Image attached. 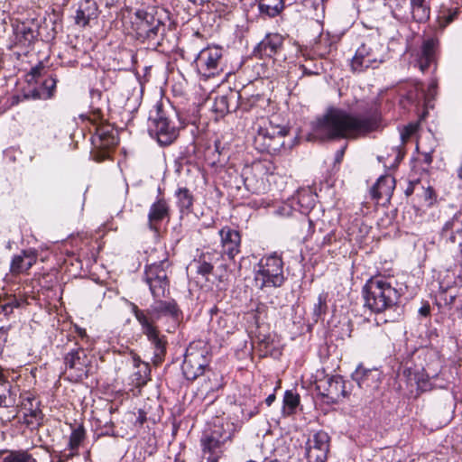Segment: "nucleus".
Listing matches in <instances>:
<instances>
[{"mask_svg": "<svg viewBox=\"0 0 462 462\" xmlns=\"http://www.w3.org/2000/svg\"><path fill=\"white\" fill-rule=\"evenodd\" d=\"M36 262L37 254L34 250H23L12 258L10 272L13 275L26 273Z\"/></svg>", "mask_w": 462, "mask_h": 462, "instance_id": "17", "label": "nucleus"}, {"mask_svg": "<svg viewBox=\"0 0 462 462\" xmlns=\"http://www.w3.org/2000/svg\"><path fill=\"white\" fill-rule=\"evenodd\" d=\"M327 299L324 294H319L318 297V302L314 304L313 307V320L318 322V320L324 315L327 311Z\"/></svg>", "mask_w": 462, "mask_h": 462, "instance_id": "38", "label": "nucleus"}, {"mask_svg": "<svg viewBox=\"0 0 462 462\" xmlns=\"http://www.w3.org/2000/svg\"><path fill=\"white\" fill-rule=\"evenodd\" d=\"M152 19L155 18L152 14H145L143 18L137 23V33L140 37L145 39L152 26Z\"/></svg>", "mask_w": 462, "mask_h": 462, "instance_id": "39", "label": "nucleus"}, {"mask_svg": "<svg viewBox=\"0 0 462 462\" xmlns=\"http://www.w3.org/2000/svg\"><path fill=\"white\" fill-rule=\"evenodd\" d=\"M134 363H135L136 366H140L141 365V361L140 360L134 359ZM141 372H143L144 378H145L147 376V374L150 373V369H149L148 364L142 363V369L139 371V373H141Z\"/></svg>", "mask_w": 462, "mask_h": 462, "instance_id": "48", "label": "nucleus"}, {"mask_svg": "<svg viewBox=\"0 0 462 462\" xmlns=\"http://www.w3.org/2000/svg\"><path fill=\"white\" fill-rule=\"evenodd\" d=\"M285 0H259V12L268 17L278 15L284 7Z\"/></svg>", "mask_w": 462, "mask_h": 462, "instance_id": "26", "label": "nucleus"}, {"mask_svg": "<svg viewBox=\"0 0 462 462\" xmlns=\"http://www.w3.org/2000/svg\"><path fill=\"white\" fill-rule=\"evenodd\" d=\"M239 98L241 99L240 106L241 108L247 110L249 106L244 102V99L241 95H239Z\"/></svg>", "mask_w": 462, "mask_h": 462, "instance_id": "54", "label": "nucleus"}, {"mask_svg": "<svg viewBox=\"0 0 462 462\" xmlns=\"http://www.w3.org/2000/svg\"><path fill=\"white\" fill-rule=\"evenodd\" d=\"M208 347L203 341L192 342L187 347L181 365L183 375L193 381L202 375L209 365Z\"/></svg>", "mask_w": 462, "mask_h": 462, "instance_id": "6", "label": "nucleus"}, {"mask_svg": "<svg viewBox=\"0 0 462 462\" xmlns=\"http://www.w3.org/2000/svg\"><path fill=\"white\" fill-rule=\"evenodd\" d=\"M168 266L167 261H162L147 265L145 268L144 281L154 299H161L169 291L170 282L166 270Z\"/></svg>", "mask_w": 462, "mask_h": 462, "instance_id": "9", "label": "nucleus"}, {"mask_svg": "<svg viewBox=\"0 0 462 462\" xmlns=\"http://www.w3.org/2000/svg\"><path fill=\"white\" fill-rule=\"evenodd\" d=\"M411 14L414 21L425 23L430 18V9L426 0H411Z\"/></svg>", "mask_w": 462, "mask_h": 462, "instance_id": "27", "label": "nucleus"}, {"mask_svg": "<svg viewBox=\"0 0 462 462\" xmlns=\"http://www.w3.org/2000/svg\"><path fill=\"white\" fill-rule=\"evenodd\" d=\"M379 373L377 369H367L362 365H359L355 372L352 374V378L357 383L360 387L363 385H368L367 381L372 378H377Z\"/></svg>", "mask_w": 462, "mask_h": 462, "instance_id": "28", "label": "nucleus"}, {"mask_svg": "<svg viewBox=\"0 0 462 462\" xmlns=\"http://www.w3.org/2000/svg\"><path fill=\"white\" fill-rule=\"evenodd\" d=\"M2 462H37L36 458L24 449L4 451Z\"/></svg>", "mask_w": 462, "mask_h": 462, "instance_id": "29", "label": "nucleus"}, {"mask_svg": "<svg viewBox=\"0 0 462 462\" xmlns=\"http://www.w3.org/2000/svg\"><path fill=\"white\" fill-rule=\"evenodd\" d=\"M42 69L43 67L42 65L33 67L28 74V81L31 82L32 80H36V79L41 76Z\"/></svg>", "mask_w": 462, "mask_h": 462, "instance_id": "45", "label": "nucleus"}, {"mask_svg": "<svg viewBox=\"0 0 462 462\" xmlns=\"http://www.w3.org/2000/svg\"><path fill=\"white\" fill-rule=\"evenodd\" d=\"M163 30V24L158 19H152V26L145 39L153 40L160 31Z\"/></svg>", "mask_w": 462, "mask_h": 462, "instance_id": "41", "label": "nucleus"}, {"mask_svg": "<svg viewBox=\"0 0 462 462\" xmlns=\"http://www.w3.org/2000/svg\"><path fill=\"white\" fill-rule=\"evenodd\" d=\"M432 192H433L432 189L429 188V189L425 191V193H426V197H427V198H430V197H431Z\"/></svg>", "mask_w": 462, "mask_h": 462, "instance_id": "59", "label": "nucleus"}, {"mask_svg": "<svg viewBox=\"0 0 462 462\" xmlns=\"http://www.w3.org/2000/svg\"><path fill=\"white\" fill-rule=\"evenodd\" d=\"M275 394L274 393H272L270 394L266 399H265V403L268 405V406H271L273 404V402L275 401Z\"/></svg>", "mask_w": 462, "mask_h": 462, "instance_id": "51", "label": "nucleus"}, {"mask_svg": "<svg viewBox=\"0 0 462 462\" xmlns=\"http://www.w3.org/2000/svg\"><path fill=\"white\" fill-rule=\"evenodd\" d=\"M155 301L146 310H142L145 318L151 321V324L155 325V321L158 320L162 316H170L174 319H178L180 314V309L177 306L175 300H161L154 299Z\"/></svg>", "mask_w": 462, "mask_h": 462, "instance_id": "14", "label": "nucleus"}, {"mask_svg": "<svg viewBox=\"0 0 462 462\" xmlns=\"http://www.w3.org/2000/svg\"><path fill=\"white\" fill-rule=\"evenodd\" d=\"M330 437L324 430L310 435L305 443V456L308 462H326L329 451Z\"/></svg>", "mask_w": 462, "mask_h": 462, "instance_id": "12", "label": "nucleus"}, {"mask_svg": "<svg viewBox=\"0 0 462 462\" xmlns=\"http://www.w3.org/2000/svg\"><path fill=\"white\" fill-rule=\"evenodd\" d=\"M222 50L218 47H208L199 51L195 64L198 72L204 78H211L218 75L222 69Z\"/></svg>", "mask_w": 462, "mask_h": 462, "instance_id": "10", "label": "nucleus"}, {"mask_svg": "<svg viewBox=\"0 0 462 462\" xmlns=\"http://www.w3.org/2000/svg\"><path fill=\"white\" fill-rule=\"evenodd\" d=\"M284 411L288 414L293 413L300 403V396L291 391H286L283 398Z\"/></svg>", "mask_w": 462, "mask_h": 462, "instance_id": "36", "label": "nucleus"}, {"mask_svg": "<svg viewBox=\"0 0 462 462\" xmlns=\"http://www.w3.org/2000/svg\"><path fill=\"white\" fill-rule=\"evenodd\" d=\"M195 266L199 274L208 277L214 268L209 254H202L197 261H195Z\"/></svg>", "mask_w": 462, "mask_h": 462, "instance_id": "35", "label": "nucleus"}, {"mask_svg": "<svg viewBox=\"0 0 462 462\" xmlns=\"http://www.w3.org/2000/svg\"><path fill=\"white\" fill-rule=\"evenodd\" d=\"M246 462H257V461L250 459V460H248ZM263 462H279V461L277 459H267V458H265V459H263Z\"/></svg>", "mask_w": 462, "mask_h": 462, "instance_id": "55", "label": "nucleus"}, {"mask_svg": "<svg viewBox=\"0 0 462 462\" xmlns=\"http://www.w3.org/2000/svg\"><path fill=\"white\" fill-rule=\"evenodd\" d=\"M440 240L446 245H457V261L462 266V212H457L448 219L439 233Z\"/></svg>", "mask_w": 462, "mask_h": 462, "instance_id": "13", "label": "nucleus"}, {"mask_svg": "<svg viewBox=\"0 0 462 462\" xmlns=\"http://www.w3.org/2000/svg\"><path fill=\"white\" fill-rule=\"evenodd\" d=\"M435 88H436V83H435V82H431V83L429 85V91H430V92H431V91H433Z\"/></svg>", "mask_w": 462, "mask_h": 462, "instance_id": "58", "label": "nucleus"}, {"mask_svg": "<svg viewBox=\"0 0 462 462\" xmlns=\"http://www.w3.org/2000/svg\"><path fill=\"white\" fill-rule=\"evenodd\" d=\"M457 173H458V177L462 180V164H461V166L458 168Z\"/></svg>", "mask_w": 462, "mask_h": 462, "instance_id": "60", "label": "nucleus"}, {"mask_svg": "<svg viewBox=\"0 0 462 462\" xmlns=\"http://www.w3.org/2000/svg\"><path fill=\"white\" fill-rule=\"evenodd\" d=\"M328 387L324 396L331 400L332 402H337L340 398L346 396V391L345 386V381L340 376H333L328 378L326 381Z\"/></svg>", "mask_w": 462, "mask_h": 462, "instance_id": "24", "label": "nucleus"}, {"mask_svg": "<svg viewBox=\"0 0 462 462\" xmlns=\"http://www.w3.org/2000/svg\"><path fill=\"white\" fill-rule=\"evenodd\" d=\"M18 32L23 35L25 41L31 42L34 38V32L24 24L18 28Z\"/></svg>", "mask_w": 462, "mask_h": 462, "instance_id": "43", "label": "nucleus"}, {"mask_svg": "<svg viewBox=\"0 0 462 462\" xmlns=\"http://www.w3.org/2000/svg\"><path fill=\"white\" fill-rule=\"evenodd\" d=\"M170 217V208L164 199H159L153 202L148 212V226L151 230L157 232L159 224L165 218Z\"/></svg>", "mask_w": 462, "mask_h": 462, "instance_id": "18", "label": "nucleus"}, {"mask_svg": "<svg viewBox=\"0 0 462 462\" xmlns=\"http://www.w3.org/2000/svg\"><path fill=\"white\" fill-rule=\"evenodd\" d=\"M365 307L374 313L395 306L400 299L398 290L383 276L371 278L363 288Z\"/></svg>", "mask_w": 462, "mask_h": 462, "instance_id": "2", "label": "nucleus"}, {"mask_svg": "<svg viewBox=\"0 0 462 462\" xmlns=\"http://www.w3.org/2000/svg\"><path fill=\"white\" fill-rule=\"evenodd\" d=\"M213 110L220 116H223L224 115L227 114L230 111L228 97L226 96H220L216 97L213 105Z\"/></svg>", "mask_w": 462, "mask_h": 462, "instance_id": "37", "label": "nucleus"}, {"mask_svg": "<svg viewBox=\"0 0 462 462\" xmlns=\"http://www.w3.org/2000/svg\"><path fill=\"white\" fill-rule=\"evenodd\" d=\"M138 420L140 421L141 424L143 423V421L145 420V416L143 412H140V416L138 418Z\"/></svg>", "mask_w": 462, "mask_h": 462, "instance_id": "57", "label": "nucleus"}, {"mask_svg": "<svg viewBox=\"0 0 462 462\" xmlns=\"http://www.w3.org/2000/svg\"><path fill=\"white\" fill-rule=\"evenodd\" d=\"M296 1H297V0H291V3H294V2H296Z\"/></svg>", "mask_w": 462, "mask_h": 462, "instance_id": "63", "label": "nucleus"}, {"mask_svg": "<svg viewBox=\"0 0 462 462\" xmlns=\"http://www.w3.org/2000/svg\"><path fill=\"white\" fill-rule=\"evenodd\" d=\"M345 149L346 147L338 150L337 152H336V157H335V161L336 162H340L343 159V156H344V153H345Z\"/></svg>", "mask_w": 462, "mask_h": 462, "instance_id": "50", "label": "nucleus"}, {"mask_svg": "<svg viewBox=\"0 0 462 462\" xmlns=\"http://www.w3.org/2000/svg\"><path fill=\"white\" fill-rule=\"evenodd\" d=\"M421 311H422L424 314H426V313L428 312V310H423V309H421Z\"/></svg>", "mask_w": 462, "mask_h": 462, "instance_id": "62", "label": "nucleus"}, {"mask_svg": "<svg viewBox=\"0 0 462 462\" xmlns=\"http://www.w3.org/2000/svg\"><path fill=\"white\" fill-rule=\"evenodd\" d=\"M254 146L260 152L274 154L285 147V138L289 130L285 126L274 125L266 117L258 118L254 125Z\"/></svg>", "mask_w": 462, "mask_h": 462, "instance_id": "3", "label": "nucleus"}, {"mask_svg": "<svg viewBox=\"0 0 462 462\" xmlns=\"http://www.w3.org/2000/svg\"><path fill=\"white\" fill-rule=\"evenodd\" d=\"M395 185V180L389 176L380 177L371 189L372 197L379 201L387 202L390 200Z\"/></svg>", "mask_w": 462, "mask_h": 462, "instance_id": "20", "label": "nucleus"}, {"mask_svg": "<svg viewBox=\"0 0 462 462\" xmlns=\"http://www.w3.org/2000/svg\"><path fill=\"white\" fill-rule=\"evenodd\" d=\"M283 262L276 253L263 256L254 275L260 289L281 287L284 282Z\"/></svg>", "mask_w": 462, "mask_h": 462, "instance_id": "5", "label": "nucleus"}, {"mask_svg": "<svg viewBox=\"0 0 462 462\" xmlns=\"http://www.w3.org/2000/svg\"><path fill=\"white\" fill-rule=\"evenodd\" d=\"M188 1L193 5H201L205 3H207L208 0H188Z\"/></svg>", "mask_w": 462, "mask_h": 462, "instance_id": "53", "label": "nucleus"}, {"mask_svg": "<svg viewBox=\"0 0 462 462\" xmlns=\"http://www.w3.org/2000/svg\"><path fill=\"white\" fill-rule=\"evenodd\" d=\"M283 38L279 33H268L266 36L258 43L255 48V53L261 58L263 57H273L282 48Z\"/></svg>", "mask_w": 462, "mask_h": 462, "instance_id": "19", "label": "nucleus"}, {"mask_svg": "<svg viewBox=\"0 0 462 462\" xmlns=\"http://www.w3.org/2000/svg\"><path fill=\"white\" fill-rule=\"evenodd\" d=\"M97 5L94 0H81L76 11V23L80 26L88 25L91 19L97 17Z\"/></svg>", "mask_w": 462, "mask_h": 462, "instance_id": "21", "label": "nucleus"}, {"mask_svg": "<svg viewBox=\"0 0 462 462\" xmlns=\"http://www.w3.org/2000/svg\"><path fill=\"white\" fill-rule=\"evenodd\" d=\"M67 460H68V457H66V456L52 454V455H51L50 462H66Z\"/></svg>", "mask_w": 462, "mask_h": 462, "instance_id": "49", "label": "nucleus"}, {"mask_svg": "<svg viewBox=\"0 0 462 462\" xmlns=\"http://www.w3.org/2000/svg\"><path fill=\"white\" fill-rule=\"evenodd\" d=\"M415 89H416V91L418 93H417L416 97H414V99L419 101V100L426 97V94H425L424 89L422 88V84H420V83L416 84L415 85ZM410 98L413 99L411 92L410 93Z\"/></svg>", "mask_w": 462, "mask_h": 462, "instance_id": "46", "label": "nucleus"}, {"mask_svg": "<svg viewBox=\"0 0 462 462\" xmlns=\"http://www.w3.org/2000/svg\"><path fill=\"white\" fill-rule=\"evenodd\" d=\"M420 185V183L419 180L409 181L404 190L405 195L407 197L411 196L415 191L416 188L419 187Z\"/></svg>", "mask_w": 462, "mask_h": 462, "instance_id": "47", "label": "nucleus"}, {"mask_svg": "<svg viewBox=\"0 0 462 462\" xmlns=\"http://www.w3.org/2000/svg\"><path fill=\"white\" fill-rule=\"evenodd\" d=\"M8 383L4 369L0 366V383Z\"/></svg>", "mask_w": 462, "mask_h": 462, "instance_id": "52", "label": "nucleus"}, {"mask_svg": "<svg viewBox=\"0 0 462 462\" xmlns=\"http://www.w3.org/2000/svg\"><path fill=\"white\" fill-rule=\"evenodd\" d=\"M419 125L417 123H411L404 126L401 132V139L403 143H406L411 137L417 132Z\"/></svg>", "mask_w": 462, "mask_h": 462, "instance_id": "40", "label": "nucleus"}, {"mask_svg": "<svg viewBox=\"0 0 462 462\" xmlns=\"http://www.w3.org/2000/svg\"><path fill=\"white\" fill-rule=\"evenodd\" d=\"M212 390H214L213 387H208V389H206V391H208V392L212 391Z\"/></svg>", "mask_w": 462, "mask_h": 462, "instance_id": "61", "label": "nucleus"}, {"mask_svg": "<svg viewBox=\"0 0 462 462\" xmlns=\"http://www.w3.org/2000/svg\"><path fill=\"white\" fill-rule=\"evenodd\" d=\"M92 143L97 148L107 150L117 144V138L109 125L97 126Z\"/></svg>", "mask_w": 462, "mask_h": 462, "instance_id": "23", "label": "nucleus"}, {"mask_svg": "<svg viewBox=\"0 0 462 462\" xmlns=\"http://www.w3.org/2000/svg\"><path fill=\"white\" fill-rule=\"evenodd\" d=\"M457 14V11H450L448 14H443L442 16H439L438 22L439 28L444 29L447 25H448L451 22L454 21Z\"/></svg>", "mask_w": 462, "mask_h": 462, "instance_id": "42", "label": "nucleus"}, {"mask_svg": "<svg viewBox=\"0 0 462 462\" xmlns=\"http://www.w3.org/2000/svg\"><path fill=\"white\" fill-rule=\"evenodd\" d=\"M22 300L17 299L14 295H7L5 298H0V314L5 317L10 316L14 310L21 306Z\"/></svg>", "mask_w": 462, "mask_h": 462, "instance_id": "31", "label": "nucleus"}, {"mask_svg": "<svg viewBox=\"0 0 462 462\" xmlns=\"http://www.w3.org/2000/svg\"><path fill=\"white\" fill-rule=\"evenodd\" d=\"M132 311L140 323L143 333L147 337L148 340L153 346V364L160 365L166 354V344L167 341L164 336H161L157 327L154 324H151L150 319L145 318L144 314L141 310L134 304L131 303Z\"/></svg>", "mask_w": 462, "mask_h": 462, "instance_id": "7", "label": "nucleus"}, {"mask_svg": "<svg viewBox=\"0 0 462 462\" xmlns=\"http://www.w3.org/2000/svg\"><path fill=\"white\" fill-rule=\"evenodd\" d=\"M90 359L87 351L82 347L69 350L64 356L65 372L70 381L79 382L88 375Z\"/></svg>", "mask_w": 462, "mask_h": 462, "instance_id": "11", "label": "nucleus"}, {"mask_svg": "<svg viewBox=\"0 0 462 462\" xmlns=\"http://www.w3.org/2000/svg\"><path fill=\"white\" fill-rule=\"evenodd\" d=\"M178 205L181 212L189 211L193 205V196L187 188H180L176 191Z\"/></svg>", "mask_w": 462, "mask_h": 462, "instance_id": "32", "label": "nucleus"}, {"mask_svg": "<svg viewBox=\"0 0 462 462\" xmlns=\"http://www.w3.org/2000/svg\"><path fill=\"white\" fill-rule=\"evenodd\" d=\"M43 420L42 412L40 409H30L28 412L23 415V423L26 424L31 430L37 429Z\"/></svg>", "mask_w": 462, "mask_h": 462, "instance_id": "33", "label": "nucleus"}, {"mask_svg": "<svg viewBox=\"0 0 462 462\" xmlns=\"http://www.w3.org/2000/svg\"><path fill=\"white\" fill-rule=\"evenodd\" d=\"M223 442L215 433L206 435L201 439L202 454L200 462H217L222 454Z\"/></svg>", "mask_w": 462, "mask_h": 462, "instance_id": "16", "label": "nucleus"}, {"mask_svg": "<svg viewBox=\"0 0 462 462\" xmlns=\"http://www.w3.org/2000/svg\"><path fill=\"white\" fill-rule=\"evenodd\" d=\"M376 113L352 114L341 108H329L316 125V134L328 139H356L379 126Z\"/></svg>", "mask_w": 462, "mask_h": 462, "instance_id": "1", "label": "nucleus"}, {"mask_svg": "<svg viewBox=\"0 0 462 462\" xmlns=\"http://www.w3.org/2000/svg\"><path fill=\"white\" fill-rule=\"evenodd\" d=\"M221 237L222 252L229 259H234L240 252L241 236L240 233L229 226H224L219 231Z\"/></svg>", "mask_w": 462, "mask_h": 462, "instance_id": "15", "label": "nucleus"}, {"mask_svg": "<svg viewBox=\"0 0 462 462\" xmlns=\"http://www.w3.org/2000/svg\"><path fill=\"white\" fill-rule=\"evenodd\" d=\"M10 326L8 327H0V352L3 350L5 346L8 338V331L10 329Z\"/></svg>", "mask_w": 462, "mask_h": 462, "instance_id": "44", "label": "nucleus"}, {"mask_svg": "<svg viewBox=\"0 0 462 462\" xmlns=\"http://www.w3.org/2000/svg\"><path fill=\"white\" fill-rule=\"evenodd\" d=\"M432 161V157L430 152L426 153L425 162L430 163Z\"/></svg>", "mask_w": 462, "mask_h": 462, "instance_id": "56", "label": "nucleus"}, {"mask_svg": "<svg viewBox=\"0 0 462 462\" xmlns=\"http://www.w3.org/2000/svg\"><path fill=\"white\" fill-rule=\"evenodd\" d=\"M175 114L165 110L161 104L150 112L148 132L162 145L171 144L178 136V128L173 121Z\"/></svg>", "mask_w": 462, "mask_h": 462, "instance_id": "4", "label": "nucleus"}, {"mask_svg": "<svg viewBox=\"0 0 462 462\" xmlns=\"http://www.w3.org/2000/svg\"><path fill=\"white\" fill-rule=\"evenodd\" d=\"M383 60L384 54L382 45L363 43L351 60V69L354 72H363L369 68H377Z\"/></svg>", "mask_w": 462, "mask_h": 462, "instance_id": "8", "label": "nucleus"}, {"mask_svg": "<svg viewBox=\"0 0 462 462\" xmlns=\"http://www.w3.org/2000/svg\"><path fill=\"white\" fill-rule=\"evenodd\" d=\"M16 394L13 393L9 383H0V407H12L15 404Z\"/></svg>", "mask_w": 462, "mask_h": 462, "instance_id": "30", "label": "nucleus"}, {"mask_svg": "<svg viewBox=\"0 0 462 462\" xmlns=\"http://www.w3.org/2000/svg\"><path fill=\"white\" fill-rule=\"evenodd\" d=\"M438 44L439 41L433 38L427 39L423 42L417 60L421 71L428 69L430 64L434 62Z\"/></svg>", "mask_w": 462, "mask_h": 462, "instance_id": "22", "label": "nucleus"}, {"mask_svg": "<svg viewBox=\"0 0 462 462\" xmlns=\"http://www.w3.org/2000/svg\"><path fill=\"white\" fill-rule=\"evenodd\" d=\"M56 87V80L52 78H50L42 83V88L39 90L34 89L32 91L33 98H50L52 96L53 90Z\"/></svg>", "mask_w": 462, "mask_h": 462, "instance_id": "34", "label": "nucleus"}, {"mask_svg": "<svg viewBox=\"0 0 462 462\" xmlns=\"http://www.w3.org/2000/svg\"><path fill=\"white\" fill-rule=\"evenodd\" d=\"M86 436L85 430L82 427L74 429L69 436V453L66 451L55 453L56 455H63L68 457V460L78 454V449Z\"/></svg>", "mask_w": 462, "mask_h": 462, "instance_id": "25", "label": "nucleus"}]
</instances>
